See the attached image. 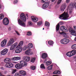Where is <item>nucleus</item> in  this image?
Instances as JSON below:
<instances>
[{
	"label": "nucleus",
	"mask_w": 76,
	"mask_h": 76,
	"mask_svg": "<svg viewBox=\"0 0 76 76\" xmlns=\"http://www.w3.org/2000/svg\"><path fill=\"white\" fill-rule=\"evenodd\" d=\"M59 18L61 20H67L70 18L69 17V15L67 13V11L66 13L65 12L62 15H60V17Z\"/></svg>",
	"instance_id": "f257e3e1"
},
{
	"label": "nucleus",
	"mask_w": 76,
	"mask_h": 76,
	"mask_svg": "<svg viewBox=\"0 0 76 76\" xmlns=\"http://www.w3.org/2000/svg\"><path fill=\"white\" fill-rule=\"evenodd\" d=\"M74 7V4L73 3H71L68 6L67 10V11L69 10V13L70 14L72 12V10Z\"/></svg>",
	"instance_id": "f03ea898"
},
{
	"label": "nucleus",
	"mask_w": 76,
	"mask_h": 76,
	"mask_svg": "<svg viewBox=\"0 0 76 76\" xmlns=\"http://www.w3.org/2000/svg\"><path fill=\"white\" fill-rule=\"evenodd\" d=\"M69 40L66 38L63 39L61 41V42L63 44H67L69 42Z\"/></svg>",
	"instance_id": "7ed1b4c3"
},
{
	"label": "nucleus",
	"mask_w": 76,
	"mask_h": 76,
	"mask_svg": "<svg viewBox=\"0 0 76 76\" xmlns=\"http://www.w3.org/2000/svg\"><path fill=\"white\" fill-rule=\"evenodd\" d=\"M14 42L15 41H14V39L13 38H11L10 39L7 44V46L9 47V46L12 45L14 43Z\"/></svg>",
	"instance_id": "20e7f679"
},
{
	"label": "nucleus",
	"mask_w": 76,
	"mask_h": 76,
	"mask_svg": "<svg viewBox=\"0 0 76 76\" xmlns=\"http://www.w3.org/2000/svg\"><path fill=\"white\" fill-rule=\"evenodd\" d=\"M18 46L16 48H17L15 50V53H20L22 50V47L21 46Z\"/></svg>",
	"instance_id": "39448f33"
},
{
	"label": "nucleus",
	"mask_w": 76,
	"mask_h": 76,
	"mask_svg": "<svg viewBox=\"0 0 76 76\" xmlns=\"http://www.w3.org/2000/svg\"><path fill=\"white\" fill-rule=\"evenodd\" d=\"M20 18L23 22H25L26 19V18L25 16V14L23 13L21 14L20 16Z\"/></svg>",
	"instance_id": "423d86ee"
},
{
	"label": "nucleus",
	"mask_w": 76,
	"mask_h": 76,
	"mask_svg": "<svg viewBox=\"0 0 76 76\" xmlns=\"http://www.w3.org/2000/svg\"><path fill=\"white\" fill-rule=\"evenodd\" d=\"M3 24L5 25H7L9 23V21L8 18H5L3 20Z\"/></svg>",
	"instance_id": "0eeeda50"
},
{
	"label": "nucleus",
	"mask_w": 76,
	"mask_h": 76,
	"mask_svg": "<svg viewBox=\"0 0 76 76\" xmlns=\"http://www.w3.org/2000/svg\"><path fill=\"white\" fill-rule=\"evenodd\" d=\"M8 52V49H4L1 52V55L4 56V55H6L7 53Z\"/></svg>",
	"instance_id": "6e6552de"
},
{
	"label": "nucleus",
	"mask_w": 76,
	"mask_h": 76,
	"mask_svg": "<svg viewBox=\"0 0 76 76\" xmlns=\"http://www.w3.org/2000/svg\"><path fill=\"white\" fill-rule=\"evenodd\" d=\"M20 64L22 68L23 67H24V66H27V65H28V64L26 62H25L23 61H21L20 62Z\"/></svg>",
	"instance_id": "1a4fd4ad"
},
{
	"label": "nucleus",
	"mask_w": 76,
	"mask_h": 76,
	"mask_svg": "<svg viewBox=\"0 0 76 76\" xmlns=\"http://www.w3.org/2000/svg\"><path fill=\"white\" fill-rule=\"evenodd\" d=\"M69 31L70 32H71V34L72 35H74V36H75L76 37V33H75V31L73 30V29L72 28H69Z\"/></svg>",
	"instance_id": "9d476101"
},
{
	"label": "nucleus",
	"mask_w": 76,
	"mask_h": 76,
	"mask_svg": "<svg viewBox=\"0 0 76 76\" xmlns=\"http://www.w3.org/2000/svg\"><path fill=\"white\" fill-rule=\"evenodd\" d=\"M66 9V4H64L62 5L60 7V10L61 12H64Z\"/></svg>",
	"instance_id": "9b49d317"
},
{
	"label": "nucleus",
	"mask_w": 76,
	"mask_h": 76,
	"mask_svg": "<svg viewBox=\"0 0 76 76\" xmlns=\"http://www.w3.org/2000/svg\"><path fill=\"white\" fill-rule=\"evenodd\" d=\"M7 42V40L6 39H4L3 40L1 43V47H4L5 45H6Z\"/></svg>",
	"instance_id": "f8f14e48"
},
{
	"label": "nucleus",
	"mask_w": 76,
	"mask_h": 76,
	"mask_svg": "<svg viewBox=\"0 0 76 76\" xmlns=\"http://www.w3.org/2000/svg\"><path fill=\"white\" fill-rule=\"evenodd\" d=\"M5 66L8 68H12V67H13V64L11 62H10L6 64L5 65Z\"/></svg>",
	"instance_id": "ddd939ff"
},
{
	"label": "nucleus",
	"mask_w": 76,
	"mask_h": 76,
	"mask_svg": "<svg viewBox=\"0 0 76 76\" xmlns=\"http://www.w3.org/2000/svg\"><path fill=\"white\" fill-rule=\"evenodd\" d=\"M18 22L20 25L22 26H24V27H25L26 25L25 23L23 22L20 19H18Z\"/></svg>",
	"instance_id": "4468645a"
},
{
	"label": "nucleus",
	"mask_w": 76,
	"mask_h": 76,
	"mask_svg": "<svg viewBox=\"0 0 76 76\" xmlns=\"http://www.w3.org/2000/svg\"><path fill=\"white\" fill-rule=\"evenodd\" d=\"M59 24H58V25L56 26V32H57L59 34H60L61 35V34H63V33H64L63 32H60V31H58V30H59V29L60 28V27H59Z\"/></svg>",
	"instance_id": "2eb2a0df"
},
{
	"label": "nucleus",
	"mask_w": 76,
	"mask_h": 76,
	"mask_svg": "<svg viewBox=\"0 0 76 76\" xmlns=\"http://www.w3.org/2000/svg\"><path fill=\"white\" fill-rule=\"evenodd\" d=\"M60 29L61 31H62L64 32H67L68 31L67 29V28H66L65 26H61L60 27Z\"/></svg>",
	"instance_id": "dca6fc26"
},
{
	"label": "nucleus",
	"mask_w": 76,
	"mask_h": 76,
	"mask_svg": "<svg viewBox=\"0 0 76 76\" xmlns=\"http://www.w3.org/2000/svg\"><path fill=\"white\" fill-rule=\"evenodd\" d=\"M17 42L15 43L14 44L12 45L11 47L10 50H14V49L16 48V47L17 46Z\"/></svg>",
	"instance_id": "f3484780"
},
{
	"label": "nucleus",
	"mask_w": 76,
	"mask_h": 76,
	"mask_svg": "<svg viewBox=\"0 0 76 76\" xmlns=\"http://www.w3.org/2000/svg\"><path fill=\"white\" fill-rule=\"evenodd\" d=\"M49 5V3L48 2H46L42 6V8L43 9H46L48 7Z\"/></svg>",
	"instance_id": "a211bd4d"
},
{
	"label": "nucleus",
	"mask_w": 76,
	"mask_h": 76,
	"mask_svg": "<svg viewBox=\"0 0 76 76\" xmlns=\"http://www.w3.org/2000/svg\"><path fill=\"white\" fill-rule=\"evenodd\" d=\"M26 54L29 56L33 54V52L31 51L30 50H27L25 52Z\"/></svg>",
	"instance_id": "6ab92c4d"
},
{
	"label": "nucleus",
	"mask_w": 76,
	"mask_h": 76,
	"mask_svg": "<svg viewBox=\"0 0 76 76\" xmlns=\"http://www.w3.org/2000/svg\"><path fill=\"white\" fill-rule=\"evenodd\" d=\"M31 19L34 22H37L38 20V18L34 17V16H32L31 17Z\"/></svg>",
	"instance_id": "aec40b11"
},
{
	"label": "nucleus",
	"mask_w": 76,
	"mask_h": 76,
	"mask_svg": "<svg viewBox=\"0 0 76 76\" xmlns=\"http://www.w3.org/2000/svg\"><path fill=\"white\" fill-rule=\"evenodd\" d=\"M15 67L16 69H20L22 68L20 65V64H16L15 65Z\"/></svg>",
	"instance_id": "412c9836"
},
{
	"label": "nucleus",
	"mask_w": 76,
	"mask_h": 76,
	"mask_svg": "<svg viewBox=\"0 0 76 76\" xmlns=\"http://www.w3.org/2000/svg\"><path fill=\"white\" fill-rule=\"evenodd\" d=\"M23 59L25 61L27 62L29 61L30 60V57L28 56H24L23 57Z\"/></svg>",
	"instance_id": "4be33fe9"
},
{
	"label": "nucleus",
	"mask_w": 76,
	"mask_h": 76,
	"mask_svg": "<svg viewBox=\"0 0 76 76\" xmlns=\"http://www.w3.org/2000/svg\"><path fill=\"white\" fill-rule=\"evenodd\" d=\"M20 59V57H14L12 58V60L13 61H15L16 60H19Z\"/></svg>",
	"instance_id": "5701e85b"
},
{
	"label": "nucleus",
	"mask_w": 76,
	"mask_h": 76,
	"mask_svg": "<svg viewBox=\"0 0 76 76\" xmlns=\"http://www.w3.org/2000/svg\"><path fill=\"white\" fill-rule=\"evenodd\" d=\"M19 72L20 74H21V75H22L23 76H25L26 75V72L23 70L20 71Z\"/></svg>",
	"instance_id": "b1692460"
},
{
	"label": "nucleus",
	"mask_w": 76,
	"mask_h": 76,
	"mask_svg": "<svg viewBox=\"0 0 76 76\" xmlns=\"http://www.w3.org/2000/svg\"><path fill=\"white\" fill-rule=\"evenodd\" d=\"M32 47H33V45L32 44V43H29L27 46V47H26V48L28 49H29L32 48Z\"/></svg>",
	"instance_id": "393cba45"
},
{
	"label": "nucleus",
	"mask_w": 76,
	"mask_h": 76,
	"mask_svg": "<svg viewBox=\"0 0 76 76\" xmlns=\"http://www.w3.org/2000/svg\"><path fill=\"white\" fill-rule=\"evenodd\" d=\"M4 61L5 63H9L11 61V59L9 58H6L4 60Z\"/></svg>",
	"instance_id": "a878e982"
},
{
	"label": "nucleus",
	"mask_w": 76,
	"mask_h": 76,
	"mask_svg": "<svg viewBox=\"0 0 76 76\" xmlns=\"http://www.w3.org/2000/svg\"><path fill=\"white\" fill-rule=\"evenodd\" d=\"M47 57V54L45 53H43L42 55V58H45Z\"/></svg>",
	"instance_id": "bb28decb"
},
{
	"label": "nucleus",
	"mask_w": 76,
	"mask_h": 76,
	"mask_svg": "<svg viewBox=\"0 0 76 76\" xmlns=\"http://www.w3.org/2000/svg\"><path fill=\"white\" fill-rule=\"evenodd\" d=\"M45 25L47 27V29H49V27L50 26V23L48 22H45Z\"/></svg>",
	"instance_id": "cd10ccee"
},
{
	"label": "nucleus",
	"mask_w": 76,
	"mask_h": 76,
	"mask_svg": "<svg viewBox=\"0 0 76 76\" xmlns=\"http://www.w3.org/2000/svg\"><path fill=\"white\" fill-rule=\"evenodd\" d=\"M23 41H21L20 43H19V44L18 45V47H20V46H22L23 45Z\"/></svg>",
	"instance_id": "c85d7f7f"
},
{
	"label": "nucleus",
	"mask_w": 76,
	"mask_h": 76,
	"mask_svg": "<svg viewBox=\"0 0 76 76\" xmlns=\"http://www.w3.org/2000/svg\"><path fill=\"white\" fill-rule=\"evenodd\" d=\"M66 54V56H68V57H72V56L71 51L67 52Z\"/></svg>",
	"instance_id": "c756f323"
},
{
	"label": "nucleus",
	"mask_w": 76,
	"mask_h": 76,
	"mask_svg": "<svg viewBox=\"0 0 76 76\" xmlns=\"http://www.w3.org/2000/svg\"><path fill=\"white\" fill-rule=\"evenodd\" d=\"M71 48L73 50H76V44L72 45L71 46Z\"/></svg>",
	"instance_id": "7c9ffc66"
},
{
	"label": "nucleus",
	"mask_w": 76,
	"mask_h": 76,
	"mask_svg": "<svg viewBox=\"0 0 76 76\" xmlns=\"http://www.w3.org/2000/svg\"><path fill=\"white\" fill-rule=\"evenodd\" d=\"M53 74L55 75H58V74H60V72L59 71H56L53 72Z\"/></svg>",
	"instance_id": "2f4dec72"
},
{
	"label": "nucleus",
	"mask_w": 76,
	"mask_h": 76,
	"mask_svg": "<svg viewBox=\"0 0 76 76\" xmlns=\"http://www.w3.org/2000/svg\"><path fill=\"white\" fill-rule=\"evenodd\" d=\"M71 54L72 56H74L75 54H76V50H72V51H71Z\"/></svg>",
	"instance_id": "473e14b6"
},
{
	"label": "nucleus",
	"mask_w": 76,
	"mask_h": 76,
	"mask_svg": "<svg viewBox=\"0 0 76 76\" xmlns=\"http://www.w3.org/2000/svg\"><path fill=\"white\" fill-rule=\"evenodd\" d=\"M4 18V15L3 14H0V20H1Z\"/></svg>",
	"instance_id": "72a5a7b5"
},
{
	"label": "nucleus",
	"mask_w": 76,
	"mask_h": 76,
	"mask_svg": "<svg viewBox=\"0 0 76 76\" xmlns=\"http://www.w3.org/2000/svg\"><path fill=\"white\" fill-rule=\"evenodd\" d=\"M48 43L49 44V45H53V44H54V43H53V42L51 40L49 41Z\"/></svg>",
	"instance_id": "f704fd0d"
},
{
	"label": "nucleus",
	"mask_w": 76,
	"mask_h": 76,
	"mask_svg": "<svg viewBox=\"0 0 76 76\" xmlns=\"http://www.w3.org/2000/svg\"><path fill=\"white\" fill-rule=\"evenodd\" d=\"M53 68V65H52L51 66H49L48 67V69L49 70H52V69Z\"/></svg>",
	"instance_id": "c9c22d12"
},
{
	"label": "nucleus",
	"mask_w": 76,
	"mask_h": 76,
	"mask_svg": "<svg viewBox=\"0 0 76 76\" xmlns=\"http://www.w3.org/2000/svg\"><path fill=\"white\" fill-rule=\"evenodd\" d=\"M40 68L42 69H45V66H44V65L43 64H42L40 65Z\"/></svg>",
	"instance_id": "e433bc0d"
},
{
	"label": "nucleus",
	"mask_w": 76,
	"mask_h": 76,
	"mask_svg": "<svg viewBox=\"0 0 76 76\" xmlns=\"http://www.w3.org/2000/svg\"><path fill=\"white\" fill-rule=\"evenodd\" d=\"M35 61V58H32L31 59V61L32 63H34Z\"/></svg>",
	"instance_id": "4c0bfd02"
},
{
	"label": "nucleus",
	"mask_w": 76,
	"mask_h": 76,
	"mask_svg": "<svg viewBox=\"0 0 76 76\" xmlns=\"http://www.w3.org/2000/svg\"><path fill=\"white\" fill-rule=\"evenodd\" d=\"M51 63V61H48L46 63V66H48V65H50V64Z\"/></svg>",
	"instance_id": "58836bf2"
},
{
	"label": "nucleus",
	"mask_w": 76,
	"mask_h": 76,
	"mask_svg": "<svg viewBox=\"0 0 76 76\" xmlns=\"http://www.w3.org/2000/svg\"><path fill=\"white\" fill-rule=\"evenodd\" d=\"M28 26H32V23L31 21H29L28 23Z\"/></svg>",
	"instance_id": "ea45409f"
},
{
	"label": "nucleus",
	"mask_w": 76,
	"mask_h": 76,
	"mask_svg": "<svg viewBox=\"0 0 76 76\" xmlns=\"http://www.w3.org/2000/svg\"><path fill=\"white\" fill-rule=\"evenodd\" d=\"M16 69H12V72H11V74H14V73H16Z\"/></svg>",
	"instance_id": "a19ab883"
},
{
	"label": "nucleus",
	"mask_w": 76,
	"mask_h": 76,
	"mask_svg": "<svg viewBox=\"0 0 76 76\" xmlns=\"http://www.w3.org/2000/svg\"><path fill=\"white\" fill-rule=\"evenodd\" d=\"M31 69H32V70H34L35 69V67L34 66H31Z\"/></svg>",
	"instance_id": "79ce46f5"
},
{
	"label": "nucleus",
	"mask_w": 76,
	"mask_h": 76,
	"mask_svg": "<svg viewBox=\"0 0 76 76\" xmlns=\"http://www.w3.org/2000/svg\"><path fill=\"white\" fill-rule=\"evenodd\" d=\"M62 0H58L57 3V4H59L61 2Z\"/></svg>",
	"instance_id": "37998d69"
},
{
	"label": "nucleus",
	"mask_w": 76,
	"mask_h": 76,
	"mask_svg": "<svg viewBox=\"0 0 76 76\" xmlns=\"http://www.w3.org/2000/svg\"><path fill=\"white\" fill-rule=\"evenodd\" d=\"M14 76H20V75H19V73L17 72L15 74Z\"/></svg>",
	"instance_id": "c03bdc74"
},
{
	"label": "nucleus",
	"mask_w": 76,
	"mask_h": 76,
	"mask_svg": "<svg viewBox=\"0 0 76 76\" xmlns=\"http://www.w3.org/2000/svg\"><path fill=\"white\" fill-rule=\"evenodd\" d=\"M16 34H17V35H18V36H20V33H19L17 31H15Z\"/></svg>",
	"instance_id": "a18cd8bd"
},
{
	"label": "nucleus",
	"mask_w": 76,
	"mask_h": 76,
	"mask_svg": "<svg viewBox=\"0 0 76 76\" xmlns=\"http://www.w3.org/2000/svg\"><path fill=\"white\" fill-rule=\"evenodd\" d=\"M31 32L30 31H29L28 32L27 35L30 36L31 35Z\"/></svg>",
	"instance_id": "49530a36"
},
{
	"label": "nucleus",
	"mask_w": 76,
	"mask_h": 76,
	"mask_svg": "<svg viewBox=\"0 0 76 76\" xmlns=\"http://www.w3.org/2000/svg\"><path fill=\"white\" fill-rule=\"evenodd\" d=\"M38 23V25L39 26L41 25V24H42V22L41 21V22H38V23Z\"/></svg>",
	"instance_id": "de8ad7c7"
},
{
	"label": "nucleus",
	"mask_w": 76,
	"mask_h": 76,
	"mask_svg": "<svg viewBox=\"0 0 76 76\" xmlns=\"http://www.w3.org/2000/svg\"><path fill=\"white\" fill-rule=\"evenodd\" d=\"M18 0H15L14 1V4H15V3H18Z\"/></svg>",
	"instance_id": "09e8293b"
},
{
	"label": "nucleus",
	"mask_w": 76,
	"mask_h": 76,
	"mask_svg": "<svg viewBox=\"0 0 76 76\" xmlns=\"http://www.w3.org/2000/svg\"><path fill=\"white\" fill-rule=\"evenodd\" d=\"M26 47H27V46L24 47L23 48V50H26V48H26Z\"/></svg>",
	"instance_id": "8fccbe9b"
},
{
	"label": "nucleus",
	"mask_w": 76,
	"mask_h": 76,
	"mask_svg": "<svg viewBox=\"0 0 76 76\" xmlns=\"http://www.w3.org/2000/svg\"><path fill=\"white\" fill-rule=\"evenodd\" d=\"M70 0H66V2L67 3H68L70 2Z\"/></svg>",
	"instance_id": "3c124183"
},
{
	"label": "nucleus",
	"mask_w": 76,
	"mask_h": 76,
	"mask_svg": "<svg viewBox=\"0 0 76 76\" xmlns=\"http://www.w3.org/2000/svg\"><path fill=\"white\" fill-rule=\"evenodd\" d=\"M41 1L42 3H45V1H44V0H41Z\"/></svg>",
	"instance_id": "603ef678"
},
{
	"label": "nucleus",
	"mask_w": 76,
	"mask_h": 76,
	"mask_svg": "<svg viewBox=\"0 0 76 76\" xmlns=\"http://www.w3.org/2000/svg\"><path fill=\"white\" fill-rule=\"evenodd\" d=\"M64 37H65V38H66L67 37V35H66V34H65L64 35Z\"/></svg>",
	"instance_id": "864d4df0"
},
{
	"label": "nucleus",
	"mask_w": 76,
	"mask_h": 76,
	"mask_svg": "<svg viewBox=\"0 0 76 76\" xmlns=\"http://www.w3.org/2000/svg\"><path fill=\"white\" fill-rule=\"evenodd\" d=\"M1 70H4V69L3 68V67H1Z\"/></svg>",
	"instance_id": "5fc2aeb1"
},
{
	"label": "nucleus",
	"mask_w": 76,
	"mask_h": 76,
	"mask_svg": "<svg viewBox=\"0 0 76 76\" xmlns=\"http://www.w3.org/2000/svg\"><path fill=\"white\" fill-rule=\"evenodd\" d=\"M2 7V6H1V5L0 4V9H1V8Z\"/></svg>",
	"instance_id": "6e6d98bb"
},
{
	"label": "nucleus",
	"mask_w": 76,
	"mask_h": 76,
	"mask_svg": "<svg viewBox=\"0 0 76 76\" xmlns=\"http://www.w3.org/2000/svg\"><path fill=\"white\" fill-rule=\"evenodd\" d=\"M8 29L9 31H10L11 30V28H10V27Z\"/></svg>",
	"instance_id": "4d7b16f0"
},
{
	"label": "nucleus",
	"mask_w": 76,
	"mask_h": 76,
	"mask_svg": "<svg viewBox=\"0 0 76 76\" xmlns=\"http://www.w3.org/2000/svg\"><path fill=\"white\" fill-rule=\"evenodd\" d=\"M51 1L52 2H53V1H55V0H51Z\"/></svg>",
	"instance_id": "13d9d810"
},
{
	"label": "nucleus",
	"mask_w": 76,
	"mask_h": 76,
	"mask_svg": "<svg viewBox=\"0 0 76 76\" xmlns=\"http://www.w3.org/2000/svg\"><path fill=\"white\" fill-rule=\"evenodd\" d=\"M0 76H2V74L0 72Z\"/></svg>",
	"instance_id": "bf43d9fd"
},
{
	"label": "nucleus",
	"mask_w": 76,
	"mask_h": 76,
	"mask_svg": "<svg viewBox=\"0 0 76 76\" xmlns=\"http://www.w3.org/2000/svg\"><path fill=\"white\" fill-rule=\"evenodd\" d=\"M74 6H75V7H76V2L75 3V4H74Z\"/></svg>",
	"instance_id": "052dcab7"
},
{
	"label": "nucleus",
	"mask_w": 76,
	"mask_h": 76,
	"mask_svg": "<svg viewBox=\"0 0 76 76\" xmlns=\"http://www.w3.org/2000/svg\"><path fill=\"white\" fill-rule=\"evenodd\" d=\"M74 40H75V41H76V37H75L74 39Z\"/></svg>",
	"instance_id": "680f3d73"
},
{
	"label": "nucleus",
	"mask_w": 76,
	"mask_h": 76,
	"mask_svg": "<svg viewBox=\"0 0 76 76\" xmlns=\"http://www.w3.org/2000/svg\"><path fill=\"white\" fill-rule=\"evenodd\" d=\"M44 28H43V30H44Z\"/></svg>",
	"instance_id": "e2e57ef3"
},
{
	"label": "nucleus",
	"mask_w": 76,
	"mask_h": 76,
	"mask_svg": "<svg viewBox=\"0 0 76 76\" xmlns=\"http://www.w3.org/2000/svg\"><path fill=\"white\" fill-rule=\"evenodd\" d=\"M75 58H76V56H75Z\"/></svg>",
	"instance_id": "0e129e2a"
},
{
	"label": "nucleus",
	"mask_w": 76,
	"mask_h": 76,
	"mask_svg": "<svg viewBox=\"0 0 76 76\" xmlns=\"http://www.w3.org/2000/svg\"><path fill=\"white\" fill-rule=\"evenodd\" d=\"M53 76H57V75H53Z\"/></svg>",
	"instance_id": "69168bd1"
},
{
	"label": "nucleus",
	"mask_w": 76,
	"mask_h": 76,
	"mask_svg": "<svg viewBox=\"0 0 76 76\" xmlns=\"http://www.w3.org/2000/svg\"><path fill=\"white\" fill-rule=\"evenodd\" d=\"M45 1H47V0H44Z\"/></svg>",
	"instance_id": "338daca9"
},
{
	"label": "nucleus",
	"mask_w": 76,
	"mask_h": 76,
	"mask_svg": "<svg viewBox=\"0 0 76 76\" xmlns=\"http://www.w3.org/2000/svg\"><path fill=\"white\" fill-rule=\"evenodd\" d=\"M15 63H16V62H15Z\"/></svg>",
	"instance_id": "774afa93"
}]
</instances>
